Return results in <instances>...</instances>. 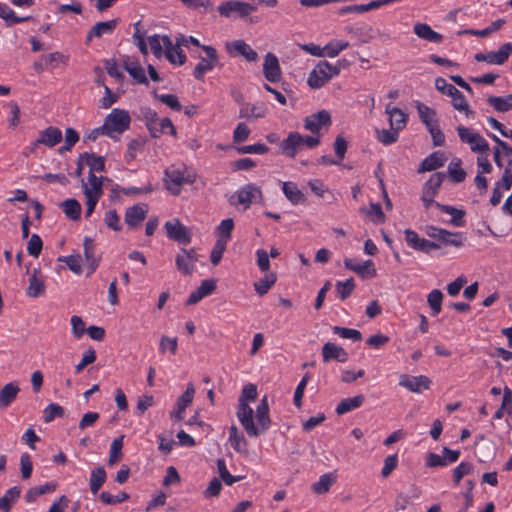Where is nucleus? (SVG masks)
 <instances>
[{
	"label": "nucleus",
	"instance_id": "obj_21",
	"mask_svg": "<svg viewBox=\"0 0 512 512\" xmlns=\"http://www.w3.org/2000/svg\"><path fill=\"white\" fill-rule=\"evenodd\" d=\"M323 362L328 363L332 360L344 363L348 360L349 355L345 349L332 342H327L322 347Z\"/></svg>",
	"mask_w": 512,
	"mask_h": 512
},
{
	"label": "nucleus",
	"instance_id": "obj_53",
	"mask_svg": "<svg viewBox=\"0 0 512 512\" xmlns=\"http://www.w3.org/2000/svg\"><path fill=\"white\" fill-rule=\"evenodd\" d=\"M217 469L219 472L220 480H222L228 486H231L244 478V476L231 475L227 470L226 462L223 458H219L217 460Z\"/></svg>",
	"mask_w": 512,
	"mask_h": 512
},
{
	"label": "nucleus",
	"instance_id": "obj_7",
	"mask_svg": "<svg viewBox=\"0 0 512 512\" xmlns=\"http://www.w3.org/2000/svg\"><path fill=\"white\" fill-rule=\"evenodd\" d=\"M256 10L257 6L238 0L225 1L218 6V12L223 17H231L232 14H236L238 17L245 19Z\"/></svg>",
	"mask_w": 512,
	"mask_h": 512
},
{
	"label": "nucleus",
	"instance_id": "obj_8",
	"mask_svg": "<svg viewBox=\"0 0 512 512\" xmlns=\"http://www.w3.org/2000/svg\"><path fill=\"white\" fill-rule=\"evenodd\" d=\"M198 260L199 255L195 248H181L179 253L176 255L175 264L182 275L191 276L195 271V266Z\"/></svg>",
	"mask_w": 512,
	"mask_h": 512
},
{
	"label": "nucleus",
	"instance_id": "obj_51",
	"mask_svg": "<svg viewBox=\"0 0 512 512\" xmlns=\"http://www.w3.org/2000/svg\"><path fill=\"white\" fill-rule=\"evenodd\" d=\"M355 282L352 277L346 281H337L335 283V290L340 300L344 301L353 293L355 289Z\"/></svg>",
	"mask_w": 512,
	"mask_h": 512
},
{
	"label": "nucleus",
	"instance_id": "obj_41",
	"mask_svg": "<svg viewBox=\"0 0 512 512\" xmlns=\"http://www.w3.org/2000/svg\"><path fill=\"white\" fill-rule=\"evenodd\" d=\"M438 233L440 234L437 239L438 241L456 248H460L465 240V237L461 232H450L446 229H442L438 231Z\"/></svg>",
	"mask_w": 512,
	"mask_h": 512
},
{
	"label": "nucleus",
	"instance_id": "obj_3",
	"mask_svg": "<svg viewBox=\"0 0 512 512\" xmlns=\"http://www.w3.org/2000/svg\"><path fill=\"white\" fill-rule=\"evenodd\" d=\"M131 118L129 112L124 109L114 108L104 119L106 136L111 139L118 140L115 133L121 134L129 129Z\"/></svg>",
	"mask_w": 512,
	"mask_h": 512
},
{
	"label": "nucleus",
	"instance_id": "obj_48",
	"mask_svg": "<svg viewBox=\"0 0 512 512\" xmlns=\"http://www.w3.org/2000/svg\"><path fill=\"white\" fill-rule=\"evenodd\" d=\"M335 482V476L332 473H326L320 476L319 480L312 484L311 490L315 494H325L329 491L332 484Z\"/></svg>",
	"mask_w": 512,
	"mask_h": 512
},
{
	"label": "nucleus",
	"instance_id": "obj_56",
	"mask_svg": "<svg viewBox=\"0 0 512 512\" xmlns=\"http://www.w3.org/2000/svg\"><path fill=\"white\" fill-rule=\"evenodd\" d=\"M234 228V221L232 218H227L221 221L219 226L217 227L218 238L217 240H222L225 243L232 237V231Z\"/></svg>",
	"mask_w": 512,
	"mask_h": 512
},
{
	"label": "nucleus",
	"instance_id": "obj_63",
	"mask_svg": "<svg viewBox=\"0 0 512 512\" xmlns=\"http://www.w3.org/2000/svg\"><path fill=\"white\" fill-rule=\"evenodd\" d=\"M154 97L160 102L166 104L174 111H180L182 109V105L178 100V97L174 94H157V92H153Z\"/></svg>",
	"mask_w": 512,
	"mask_h": 512
},
{
	"label": "nucleus",
	"instance_id": "obj_38",
	"mask_svg": "<svg viewBox=\"0 0 512 512\" xmlns=\"http://www.w3.org/2000/svg\"><path fill=\"white\" fill-rule=\"evenodd\" d=\"M81 157L84 158L85 164L89 167V173L104 172L105 157L96 155L95 153L84 152L81 153Z\"/></svg>",
	"mask_w": 512,
	"mask_h": 512
},
{
	"label": "nucleus",
	"instance_id": "obj_62",
	"mask_svg": "<svg viewBox=\"0 0 512 512\" xmlns=\"http://www.w3.org/2000/svg\"><path fill=\"white\" fill-rule=\"evenodd\" d=\"M65 410L62 406L56 403H50L44 409V422L49 423L53 421L56 417H63Z\"/></svg>",
	"mask_w": 512,
	"mask_h": 512
},
{
	"label": "nucleus",
	"instance_id": "obj_64",
	"mask_svg": "<svg viewBox=\"0 0 512 512\" xmlns=\"http://www.w3.org/2000/svg\"><path fill=\"white\" fill-rule=\"evenodd\" d=\"M349 46V43L346 41H330L325 45V55L334 58L339 55V53L345 50Z\"/></svg>",
	"mask_w": 512,
	"mask_h": 512
},
{
	"label": "nucleus",
	"instance_id": "obj_16",
	"mask_svg": "<svg viewBox=\"0 0 512 512\" xmlns=\"http://www.w3.org/2000/svg\"><path fill=\"white\" fill-rule=\"evenodd\" d=\"M263 74L265 79L271 83H276L281 79V67L279 65V60L271 52H268L264 59L263 64Z\"/></svg>",
	"mask_w": 512,
	"mask_h": 512
},
{
	"label": "nucleus",
	"instance_id": "obj_14",
	"mask_svg": "<svg viewBox=\"0 0 512 512\" xmlns=\"http://www.w3.org/2000/svg\"><path fill=\"white\" fill-rule=\"evenodd\" d=\"M331 125V115L326 110L307 116L304 120V128L313 134H317L323 127Z\"/></svg>",
	"mask_w": 512,
	"mask_h": 512
},
{
	"label": "nucleus",
	"instance_id": "obj_39",
	"mask_svg": "<svg viewBox=\"0 0 512 512\" xmlns=\"http://www.w3.org/2000/svg\"><path fill=\"white\" fill-rule=\"evenodd\" d=\"M123 68L137 83L144 85L149 84L145 70L138 62L124 61Z\"/></svg>",
	"mask_w": 512,
	"mask_h": 512
},
{
	"label": "nucleus",
	"instance_id": "obj_4",
	"mask_svg": "<svg viewBox=\"0 0 512 512\" xmlns=\"http://www.w3.org/2000/svg\"><path fill=\"white\" fill-rule=\"evenodd\" d=\"M435 87L442 94L452 98V105L456 110L464 111L467 117L474 115V111L469 109L465 96L454 85L447 83L442 77H437Z\"/></svg>",
	"mask_w": 512,
	"mask_h": 512
},
{
	"label": "nucleus",
	"instance_id": "obj_15",
	"mask_svg": "<svg viewBox=\"0 0 512 512\" xmlns=\"http://www.w3.org/2000/svg\"><path fill=\"white\" fill-rule=\"evenodd\" d=\"M226 49L230 55H241L249 62H256L258 60L257 52L244 40L228 42L226 43Z\"/></svg>",
	"mask_w": 512,
	"mask_h": 512
},
{
	"label": "nucleus",
	"instance_id": "obj_1",
	"mask_svg": "<svg viewBox=\"0 0 512 512\" xmlns=\"http://www.w3.org/2000/svg\"><path fill=\"white\" fill-rule=\"evenodd\" d=\"M257 398V387L254 384L244 386L239 397L237 417L249 437H258L268 431L271 425L269 416V404L267 396H264L256 408L257 425L254 422L253 409L248 405V401H254Z\"/></svg>",
	"mask_w": 512,
	"mask_h": 512
},
{
	"label": "nucleus",
	"instance_id": "obj_37",
	"mask_svg": "<svg viewBox=\"0 0 512 512\" xmlns=\"http://www.w3.org/2000/svg\"><path fill=\"white\" fill-rule=\"evenodd\" d=\"M0 18H2L8 27L15 24L30 21L33 19L32 16L20 17L6 4L0 2Z\"/></svg>",
	"mask_w": 512,
	"mask_h": 512
},
{
	"label": "nucleus",
	"instance_id": "obj_55",
	"mask_svg": "<svg viewBox=\"0 0 512 512\" xmlns=\"http://www.w3.org/2000/svg\"><path fill=\"white\" fill-rule=\"evenodd\" d=\"M443 293L439 289L432 290L427 296V302L432 310V315H438L442 310Z\"/></svg>",
	"mask_w": 512,
	"mask_h": 512
},
{
	"label": "nucleus",
	"instance_id": "obj_44",
	"mask_svg": "<svg viewBox=\"0 0 512 512\" xmlns=\"http://www.w3.org/2000/svg\"><path fill=\"white\" fill-rule=\"evenodd\" d=\"M60 207L63 209L64 214L69 219H71L73 221L80 219L82 207H81V204L79 203V201H77L76 199L70 198V199L64 200L60 204Z\"/></svg>",
	"mask_w": 512,
	"mask_h": 512
},
{
	"label": "nucleus",
	"instance_id": "obj_11",
	"mask_svg": "<svg viewBox=\"0 0 512 512\" xmlns=\"http://www.w3.org/2000/svg\"><path fill=\"white\" fill-rule=\"evenodd\" d=\"M404 234L406 243L408 244L409 247L413 248L414 250L428 254L434 249L441 248V244L427 240L425 238H420L419 235L411 229H406L404 231Z\"/></svg>",
	"mask_w": 512,
	"mask_h": 512
},
{
	"label": "nucleus",
	"instance_id": "obj_34",
	"mask_svg": "<svg viewBox=\"0 0 512 512\" xmlns=\"http://www.w3.org/2000/svg\"><path fill=\"white\" fill-rule=\"evenodd\" d=\"M364 402L365 396L363 394H359L350 398H345L338 403L336 407V413L338 415L346 414L352 410L361 407Z\"/></svg>",
	"mask_w": 512,
	"mask_h": 512
},
{
	"label": "nucleus",
	"instance_id": "obj_52",
	"mask_svg": "<svg viewBox=\"0 0 512 512\" xmlns=\"http://www.w3.org/2000/svg\"><path fill=\"white\" fill-rule=\"evenodd\" d=\"M277 276L275 273H269L264 278L259 279L254 283V288L259 296H264L268 293L269 289L275 284Z\"/></svg>",
	"mask_w": 512,
	"mask_h": 512
},
{
	"label": "nucleus",
	"instance_id": "obj_2",
	"mask_svg": "<svg viewBox=\"0 0 512 512\" xmlns=\"http://www.w3.org/2000/svg\"><path fill=\"white\" fill-rule=\"evenodd\" d=\"M196 178V172L186 166H183V168L171 166L164 171L165 187L173 195H179L181 186L195 183Z\"/></svg>",
	"mask_w": 512,
	"mask_h": 512
},
{
	"label": "nucleus",
	"instance_id": "obj_59",
	"mask_svg": "<svg viewBox=\"0 0 512 512\" xmlns=\"http://www.w3.org/2000/svg\"><path fill=\"white\" fill-rule=\"evenodd\" d=\"M332 330L335 334L339 335L342 338L351 339L354 342L362 340V334L359 330L340 326H333Z\"/></svg>",
	"mask_w": 512,
	"mask_h": 512
},
{
	"label": "nucleus",
	"instance_id": "obj_43",
	"mask_svg": "<svg viewBox=\"0 0 512 512\" xmlns=\"http://www.w3.org/2000/svg\"><path fill=\"white\" fill-rule=\"evenodd\" d=\"M487 103L494 108L497 112L505 113L512 110V98L506 96H488Z\"/></svg>",
	"mask_w": 512,
	"mask_h": 512
},
{
	"label": "nucleus",
	"instance_id": "obj_57",
	"mask_svg": "<svg viewBox=\"0 0 512 512\" xmlns=\"http://www.w3.org/2000/svg\"><path fill=\"white\" fill-rule=\"evenodd\" d=\"M265 109L262 105H251V104H245L240 109L239 117L240 118H262L265 116Z\"/></svg>",
	"mask_w": 512,
	"mask_h": 512
},
{
	"label": "nucleus",
	"instance_id": "obj_23",
	"mask_svg": "<svg viewBox=\"0 0 512 512\" xmlns=\"http://www.w3.org/2000/svg\"><path fill=\"white\" fill-rule=\"evenodd\" d=\"M217 288L214 279H205L201 282L200 286L193 291L186 300V305H195L204 297L212 294Z\"/></svg>",
	"mask_w": 512,
	"mask_h": 512
},
{
	"label": "nucleus",
	"instance_id": "obj_32",
	"mask_svg": "<svg viewBox=\"0 0 512 512\" xmlns=\"http://www.w3.org/2000/svg\"><path fill=\"white\" fill-rule=\"evenodd\" d=\"M414 33L421 39L432 43H441L443 40V36L434 31L428 24L426 23H416L414 25Z\"/></svg>",
	"mask_w": 512,
	"mask_h": 512
},
{
	"label": "nucleus",
	"instance_id": "obj_54",
	"mask_svg": "<svg viewBox=\"0 0 512 512\" xmlns=\"http://www.w3.org/2000/svg\"><path fill=\"white\" fill-rule=\"evenodd\" d=\"M505 24L504 19H497L493 21L488 27L482 30L467 29L463 31V34H469L473 36L487 37L490 34L498 31Z\"/></svg>",
	"mask_w": 512,
	"mask_h": 512
},
{
	"label": "nucleus",
	"instance_id": "obj_24",
	"mask_svg": "<svg viewBox=\"0 0 512 512\" xmlns=\"http://www.w3.org/2000/svg\"><path fill=\"white\" fill-rule=\"evenodd\" d=\"M84 256L89 269L87 276H90L95 272L97 267L99 266L100 256H97L95 253V243L94 240L90 237H85L84 239Z\"/></svg>",
	"mask_w": 512,
	"mask_h": 512
},
{
	"label": "nucleus",
	"instance_id": "obj_49",
	"mask_svg": "<svg viewBox=\"0 0 512 512\" xmlns=\"http://www.w3.org/2000/svg\"><path fill=\"white\" fill-rule=\"evenodd\" d=\"M416 108L420 120L425 124L426 127L431 126L434 123H438L436 118V111L434 109L421 102L416 103Z\"/></svg>",
	"mask_w": 512,
	"mask_h": 512
},
{
	"label": "nucleus",
	"instance_id": "obj_46",
	"mask_svg": "<svg viewBox=\"0 0 512 512\" xmlns=\"http://www.w3.org/2000/svg\"><path fill=\"white\" fill-rule=\"evenodd\" d=\"M21 493V488L19 486H13L6 494L0 498V511L2 512H10L12 508V503L15 502Z\"/></svg>",
	"mask_w": 512,
	"mask_h": 512
},
{
	"label": "nucleus",
	"instance_id": "obj_58",
	"mask_svg": "<svg viewBox=\"0 0 512 512\" xmlns=\"http://www.w3.org/2000/svg\"><path fill=\"white\" fill-rule=\"evenodd\" d=\"M347 32L355 35L360 43H368L373 38L372 36V27L370 26H362V27H347Z\"/></svg>",
	"mask_w": 512,
	"mask_h": 512
},
{
	"label": "nucleus",
	"instance_id": "obj_19",
	"mask_svg": "<svg viewBox=\"0 0 512 512\" xmlns=\"http://www.w3.org/2000/svg\"><path fill=\"white\" fill-rule=\"evenodd\" d=\"M138 118L144 122L152 138H159L158 113L150 107H141Z\"/></svg>",
	"mask_w": 512,
	"mask_h": 512
},
{
	"label": "nucleus",
	"instance_id": "obj_42",
	"mask_svg": "<svg viewBox=\"0 0 512 512\" xmlns=\"http://www.w3.org/2000/svg\"><path fill=\"white\" fill-rule=\"evenodd\" d=\"M147 143V138L145 136H137L136 138H133L127 146V150L125 152V160L126 162L133 161L137 153L139 151H142Z\"/></svg>",
	"mask_w": 512,
	"mask_h": 512
},
{
	"label": "nucleus",
	"instance_id": "obj_35",
	"mask_svg": "<svg viewBox=\"0 0 512 512\" xmlns=\"http://www.w3.org/2000/svg\"><path fill=\"white\" fill-rule=\"evenodd\" d=\"M445 178V174L443 172H436L430 176V178L424 183L422 194L436 197L438 194V190L442 185V182Z\"/></svg>",
	"mask_w": 512,
	"mask_h": 512
},
{
	"label": "nucleus",
	"instance_id": "obj_61",
	"mask_svg": "<svg viewBox=\"0 0 512 512\" xmlns=\"http://www.w3.org/2000/svg\"><path fill=\"white\" fill-rule=\"evenodd\" d=\"M58 261L65 262L68 268L76 274H80L82 271V257L80 254L62 256L58 258Z\"/></svg>",
	"mask_w": 512,
	"mask_h": 512
},
{
	"label": "nucleus",
	"instance_id": "obj_22",
	"mask_svg": "<svg viewBox=\"0 0 512 512\" xmlns=\"http://www.w3.org/2000/svg\"><path fill=\"white\" fill-rule=\"evenodd\" d=\"M81 187L84 196H93L101 198L104 193L102 177H98L94 173H88L87 182H85L84 179H81Z\"/></svg>",
	"mask_w": 512,
	"mask_h": 512
},
{
	"label": "nucleus",
	"instance_id": "obj_12",
	"mask_svg": "<svg viewBox=\"0 0 512 512\" xmlns=\"http://www.w3.org/2000/svg\"><path fill=\"white\" fill-rule=\"evenodd\" d=\"M195 388L193 383H188L186 390L179 396L176 403V408L170 412V418L173 421H181L184 419V412L189 407L194 398Z\"/></svg>",
	"mask_w": 512,
	"mask_h": 512
},
{
	"label": "nucleus",
	"instance_id": "obj_20",
	"mask_svg": "<svg viewBox=\"0 0 512 512\" xmlns=\"http://www.w3.org/2000/svg\"><path fill=\"white\" fill-rule=\"evenodd\" d=\"M147 213L148 208L145 204H136L128 207L125 212V223L129 228L134 229L145 220Z\"/></svg>",
	"mask_w": 512,
	"mask_h": 512
},
{
	"label": "nucleus",
	"instance_id": "obj_50",
	"mask_svg": "<svg viewBox=\"0 0 512 512\" xmlns=\"http://www.w3.org/2000/svg\"><path fill=\"white\" fill-rule=\"evenodd\" d=\"M123 439L124 435H120L115 438L110 446V455L108 458V465L113 466L123 457L122 448H123Z\"/></svg>",
	"mask_w": 512,
	"mask_h": 512
},
{
	"label": "nucleus",
	"instance_id": "obj_9",
	"mask_svg": "<svg viewBox=\"0 0 512 512\" xmlns=\"http://www.w3.org/2000/svg\"><path fill=\"white\" fill-rule=\"evenodd\" d=\"M202 50L206 53L207 57L200 56V61L193 71V76L202 81L204 74L214 69L219 63V55L217 50L212 46H202Z\"/></svg>",
	"mask_w": 512,
	"mask_h": 512
},
{
	"label": "nucleus",
	"instance_id": "obj_10",
	"mask_svg": "<svg viewBox=\"0 0 512 512\" xmlns=\"http://www.w3.org/2000/svg\"><path fill=\"white\" fill-rule=\"evenodd\" d=\"M164 227L169 239L178 242L179 244L182 245H187L191 243V233L189 229L179 221V219L167 221Z\"/></svg>",
	"mask_w": 512,
	"mask_h": 512
},
{
	"label": "nucleus",
	"instance_id": "obj_30",
	"mask_svg": "<svg viewBox=\"0 0 512 512\" xmlns=\"http://www.w3.org/2000/svg\"><path fill=\"white\" fill-rule=\"evenodd\" d=\"M386 113L389 115L390 127L397 131L402 130L408 121V115L397 107L386 106Z\"/></svg>",
	"mask_w": 512,
	"mask_h": 512
},
{
	"label": "nucleus",
	"instance_id": "obj_25",
	"mask_svg": "<svg viewBox=\"0 0 512 512\" xmlns=\"http://www.w3.org/2000/svg\"><path fill=\"white\" fill-rule=\"evenodd\" d=\"M302 146V135L298 132H290L287 138L281 142L280 149L287 156L294 158Z\"/></svg>",
	"mask_w": 512,
	"mask_h": 512
},
{
	"label": "nucleus",
	"instance_id": "obj_27",
	"mask_svg": "<svg viewBox=\"0 0 512 512\" xmlns=\"http://www.w3.org/2000/svg\"><path fill=\"white\" fill-rule=\"evenodd\" d=\"M512 55V42L502 44L497 51L487 52V63L493 65L505 64Z\"/></svg>",
	"mask_w": 512,
	"mask_h": 512
},
{
	"label": "nucleus",
	"instance_id": "obj_17",
	"mask_svg": "<svg viewBox=\"0 0 512 512\" xmlns=\"http://www.w3.org/2000/svg\"><path fill=\"white\" fill-rule=\"evenodd\" d=\"M62 132L59 128L49 126L39 132L38 138L33 142V146L45 145L52 148L62 141Z\"/></svg>",
	"mask_w": 512,
	"mask_h": 512
},
{
	"label": "nucleus",
	"instance_id": "obj_33",
	"mask_svg": "<svg viewBox=\"0 0 512 512\" xmlns=\"http://www.w3.org/2000/svg\"><path fill=\"white\" fill-rule=\"evenodd\" d=\"M41 274L39 268L33 270V274L29 278V286L27 288V295L32 298H37L45 293L44 280L38 275Z\"/></svg>",
	"mask_w": 512,
	"mask_h": 512
},
{
	"label": "nucleus",
	"instance_id": "obj_18",
	"mask_svg": "<svg viewBox=\"0 0 512 512\" xmlns=\"http://www.w3.org/2000/svg\"><path fill=\"white\" fill-rule=\"evenodd\" d=\"M120 19L115 18L109 21H100L97 22L87 33L85 44L88 45L91 40L96 37L100 38L103 34H112L117 25L119 24Z\"/></svg>",
	"mask_w": 512,
	"mask_h": 512
},
{
	"label": "nucleus",
	"instance_id": "obj_60",
	"mask_svg": "<svg viewBox=\"0 0 512 512\" xmlns=\"http://www.w3.org/2000/svg\"><path fill=\"white\" fill-rule=\"evenodd\" d=\"M474 466L470 462H461L454 470H453V482L455 485H458L462 478L466 475H469L473 472Z\"/></svg>",
	"mask_w": 512,
	"mask_h": 512
},
{
	"label": "nucleus",
	"instance_id": "obj_13",
	"mask_svg": "<svg viewBox=\"0 0 512 512\" xmlns=\"http://www.w3.org/2000/svg\"><path fill=\"white\" fill-rule=\"evenodd\" d=\"M399 385L414 393H421L423 390L430 388L431 380L425 375L410 376L401 374L399 377Z\"/></svg>",
	"mask_w": 512,
	"mask_h": 512
},
{
	"label": "nucleus",
	"instance_id": "obj_5",
	"mask_svg": "<svg viewBox=\"0 0 512 512\" xmlns=\"http://www.w3.org/2000/svg\"><path fill=\"white\" fill-rule=\"evenodd\" d=\"M338 75V70L328 61H320L309 73L307 83L312 89H319Z\"/></svg>",
	"mask_w": 512,
	"mask_h": 512
},
{
	"label": "nucleus",
	"instance_id": "obj_31",
	"mask_svg": "<svg viewBox=\"0 0 512 512\" xmlns=\"http://www.w3.org/2000/svg\"><path fill=\"white\" fill-rule=\"evenodd\" d=\"M229 443L240 454H248V442L235 425L229 428Z\"/></svg>",
	"mask_w": 512,
	"mask_h": 512
},
{
	"label": "nucleus",
	"instance_id": "obj_45",
	"mask_svg": "<svg viewBox=\"0 0 512 512\" xmlns=\"http://www.w3.org/2000/svg\"><path fill=\"white\" fill-rule=\"evenodd\" d=\"M107 478V473L104 467L99 466L91 471L89 485L90 490L93 494L98 493L102 485L105 483Z\"/></svg>",
	"mask_w": 512,
	"mask_h": 512
},
{
	"label": "nucleus",
	"instance_id": "obj_29",
	"mask_svg": "<svg viewBox=\"0 0 512 512\" xmlns=\"http://www.w3.org/2000/svg\"><path fill=\"white\" fill-rule=\"evenodd\" d=\"M282 191L286 198L293 204H305L306 196L305 194L298 188L297 184L291 181L283 182Z\"/></svg>",
	"mask_w": 512,
	"mask_h": 512
},
{
	"label": "nucleus",
	"instance_id": "obj_36",
	"mask_svg": "<svg viewBox=\"0 0 512 512\" xmlns=\"http://www.w3.org/2000/svg\"><path fill=\"white\" fill-rule=\"evenodd\" d=\"M19 391L20 388L15 382L4 385L0 391V408L8 407L16 399Z\"/></svg>",
	"mask_w": 512,
	"mask_h": 512
},
{
	"label": "nucleus",
	"instance_id": "obj_28",
	"mask_svg": "<svg viewBox=\"0 0 512 512\" xmlns=\"http://www.w3.org/2000/svg\"><path fill=\"white\" fill-rule=\"evenodd\" d=\"M237 204H243L245 209L249 208L253 199L258 196L262 197V192L259 187L254 184L243 186L237 191Z\"/></svg>",
	"mask_w": 512,
	"mask_h": 512
},
{
	"label": "nucleus",
	"instance_id": "obj_40",
	"mask_svg": "<svg viewBox=\"0 0 512 512\" xmlns=\"http://www.w3.org/2000/svg\"><path fill=\"white\" fill-rule=\"evenodd\" d=\"M435 207L438 208L440 211L452 215V219L450 220V223L456 227H462L465 224V221L463 220L466 212L462 209H457L454 206L435 203Z\"/></svg>",
	"mask_w": 512,
	"mask_h": 512
},
{
	"label": "nucleus",
	"instance_id": "obj_26",
	"mask_svg": "<svg viewBox=\"0 0 512 512\" xmlns=\"http://www.w3.org/2000/svg\"><path fill=\"white\" fill-rule=\"evenodd\" d=\"M446 158L442 151H435L427 156L419 165L417 172L424 173L434 171L444 166Z\"/></svg>",
	"mask_w": 512,
	"mask_h": 512
},
{
	"label": "nucleus",
	"instance_id": "obj_6",
	"mask_svg": "<svg viewBox=\"0 0 512 512\" xmlns=\"http://www.w3.org/2000/svg\"><path fill=\"white\" fill-rule=\"evenodd\" d=\"M163 45L166 48L165 56L171 64L183 65L186 62V55L180 46H188V37L180 35L176 38V44L173 45L171 39L164 35L161 38Z\"/></svg>",
	"mask_w": 512,
	"mask_h": 512
},
{
	"label": "nucleus",
	"instance_id": "obj_47",
	"mask_svg": "<svg viewBox=\"0 0 512 512\" xmlns=\"http://www.w3.org/2000/svg\"><path fill=\"white\" fill-rule=\"evenodd\" d=\"M460 165V158H454L448 165V175L453 183H461L466 178L467 173Z\"/></svg>",
	"mask_w": 512,
	"mask_h": 512
}]
</instances>
